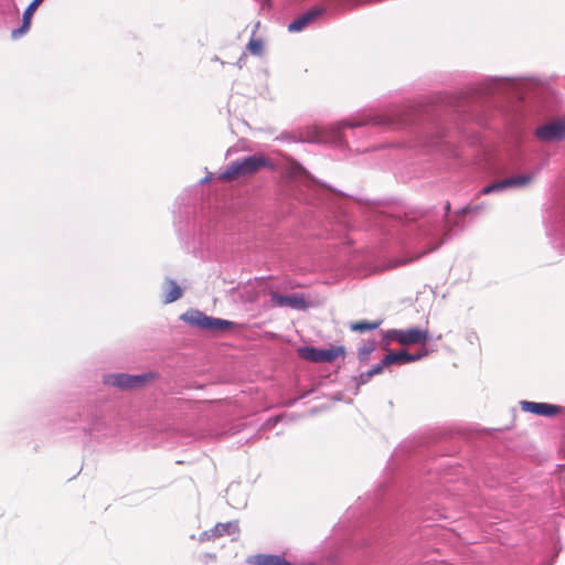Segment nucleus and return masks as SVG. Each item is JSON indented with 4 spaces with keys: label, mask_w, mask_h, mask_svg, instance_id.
<instances>
[{
    "label": "nucleus",
    "mask_w": 565,
    "mask_h": 565,
    "mask_svg": "<svg viewBox=\"0 0 565 565\" xmlns=\"http://www.w3.org/2000/svg\"><path fill=\"white\" fill-rule=\"evenodd\" d=\"M263 168L274 170L275 164L264 154H254L233 161L218 178L222 181L231 182L244 177L253 175Z\"/></svg>",
    "instance_id": "1"
},
{
    "label": "nucleus",
    "mask_w": 565,
    "mask_h": 565,
    "mask_svg": "<svg viewBox=\"0 0 565 565\" xmlns=\"http://www.w3.org/2000/svg\"><path fill=\"white\" fill-rule=\"evenodd\" d=\"M399 119L388 113H376L362 115L356 118L343 120L333 125L330 129L334 135H340L343 128H358L363 126H385L391 127L399 124Z\"/></svg>",
    "instance_id": "2"
},
{
    "label": "nucleus",
    "mask_w": 565,
    "mask_h": 565,
    "mask_svg": "<svg viewBox=\"0 0 565 565\" xmlns=\"http://www.w3.org/2000/svg\"><path fill=\"white\" fill-rule=\"evenodd\" d=\"M181 319L190 326L209 331H225L233 326L228 320L212 318L199 310H189L181 316Z\"/></svg>",
    "instance_id": "3"
},
{
    "label": "nucleus",
    "mask_w": 565,
    "mask_h": 565,
    "mask_svg": "<svg viewBox=\"0 0 565 565\" xmlns=\"http://www.w3.org/2000/svg\"><path fill=\"white\" fill-rule=\"evenodd\" d=\"M386 341H396L401 345L423 344L429 339V331L417 327L409 329H392L385 333Z\"/></svg>",
    "instance_id": "4"
},
{
    "label": "nucleus",
    "mask_w": 565,
    "mask_h": 565,
    "mask_svg": "<svg viewBox=\"0 0 565 565\" xmlns=\"http://www.w3.org/2000/svg\"><path fill=\"white\" fill-rule=\"evenodd\" d=\"M345 353L343 345H331L327 349H317L313 347H302L298 349V355L301 359L316 363H330L339 358H344Z\"/></svg>",
    "instance_id": "5"
},
{
    "label": "nucleus",
    "mask_w": 565,
    "mask_h": 565,
    "mask_svg": "<svg viewBox=\"0 0 565 565\" xmlns=\"http://www.w3.org/2000/svg\"><path fill=\"white\" fill-rule=\"evenodd\" d=\"M270 299L275 306L278 307H289L296 310H307L311 307V302L307 300V298L302 294H292L288 296H282L277 291L269 292Z\"/></svg>",
    "instance_id": "6"
},
{
    "label": "nucleus",
    "mask_w": 565,
    "mask_h": 565,
    "mask_svg": "<svg viewBox=\"0 0 565 565\" xmlns=\"http://www.w3.org/2000/svg\"><path fill=\"white\" fill-rule=\"evenodd\" d=\"M151 379L150 374L130 375V374H115L110 375L108 383L122 390H134L142 387Z\"/></svg>",
    "instance_id": "7"
},
{
    "label": "nucleus",
    "mask_w": 565,
    "mask_h": 565,
    "mask_svg": "<svg viewBox=\"0 0 565 565\" xmlns=\"http://www.w3.org/2000/svg\"><path fill=\"white\" fill-rule=\"evenodd\" d=\"M536 137L543 141H555L565 138V120H556L536 129Z\"/></svg>",
    "instance_id": "8"
},
{
    "label": "nucleus",
    "mask_w": 565,
    "mask_h": 565,
    "mask_svg": "<svg viewBox=\"0 0 565 565\" xmlns=\"http://www.w3.org/2000/svg\"><path fill=\"white\" fill-rule=\"evenodd\" d=\"M521 409L524 412H529L539 416L553 417L561 414L564 408L562 406L547 404V403H537V402H521Z\"/></svg>",
    "instance_id": "9"
},
{
    "label": "nucleus",
    "mask_w": 565,
    "mask_h": 565,
    "mask_svg": "<svg viewBox=\"0 0 565 565\" xmlns=\"http://www.w3.org/2000/svg\"><path fill=\"white\" fill-rule=\"evenodd\" d=\"M44 0H33L29 6L28 8L25 9V11L23 12V17H22V25L15 30L12 31L11 33V36L12 39H19L21 38L22 35H24L30 26H31V21H32V17L34 14V12L36 11V9L39 8V6L43 2Z\"/></svg>",
    "instance_id": "10"
},
{
    "label": "nucleus",
    "mask_w": 565,
    "mask_h": 565,
    "mask_svg": "<svg viewBox=\"0 0 565 565\" xmlns=\"http://www.w3.org/2000/svg\"><path fill=\"white\" fill-rule=\"evenodd\" d=\"M427 354V351H424L423 353L418 354H409L406 351H399V352H390L384 356V364H405L409 362L417 361L425 356Z\"/></svg>",
    "instance_id": "11"
},
{
    "label": "nucleus",
    "mask_w": 565,
    "mask_h": 565,
    "mask_svg": "<svg viewBox=\"0 0 565 565\" xmlns=\"http://www.w3.org/2000/svg\"><path fill=\"white\" fill-rule=\"evenodd\" d=\"M238 532L237 522L217 523L210 531H205L203 536L207 540H214L224 535H233Z\"/></svg>",
    "instance_id": "12"
},
{
    "label": "nucleus",
    "mask_w": 565,
    "mask_h": 565,
    "mask_svg": "<svg viewBox=\"0 0 565 565\" xmlns=\"http://www.w3.org/2000/svg\"><path fill=\"white\" fill-rule=\"evenodd\" d=\"M249 563L254 565H292L281 556L267 554L254 555Z\"/></svg>",
    "instance_id": "13"
},
{
    "label": "nucleus",
    "mask_w": 565,
    "mask_h": 565,
    "mask_svg": "<svg viewBox=\"0 0 565 565\" xmlns=\"http://www.w3.org/2000/svg\"><path fill=\"white\" fill-rule=\"evenodd\" d=\"M319 14V11H309L297 19H295L289 25V32H299L303 30L311 21H313Z\"/></svg>",
    "instance_id": "14"
},
{
    "label": "nucleus",
    "mask_w": 565,
    "mask_h": 565,
    "mask_svg": "<svg viewBox=\"0 0 565 565\" xmlns=\"http://www.w3.org/2000/svg\"><path fill=\"white\" fill-rule=\"evenodd\" d=\"M168 290L164 294L163 302L171 303L182 297V289L174 280L167 281Z\"/></svg>",
    "instance_id": "15"
},
{
    "label": "nucleus",
    "mask_w": 565,
    "mask_h": 565,
    "mask_svg": "<svg viewBox=\"0 0 565 565\" xmlns=\"http://www.w3.org/2000/svg\"><path fill=\"white\" fill-rule=\"evenodd\" d=\"M382 321H355L350 324V329L354 332H366L377 329Z\"/></svg>",
    "instance_id": "16"
},
{
    "label": "nucleus",
    "mask_w": 565,
    "mask_h": 565,
    "mask_svg": "<svg viewBox=\"0 0 565 565\" xmlns=\"http://www.w3.org/2000/svg\"><path fill=\"white\" fill-rule=\"evenodd\" d=\"M532 178L527 174H521L503 180L504 188H521L525 186L531 182Z\"/></svg>",
    "instance_id": "17"
},
{
    "label": "nucleus",
    "mask_w": 565,
    "mask_h": 565,
    "mask_svg": "<svg viewBox=\"0 0 565 565\" xmlns=\"http://www.w3.org/2000/svg\"><path fill=\"white\" fill-rule=\"evenodd\" d=\"M306 173L305 168L295 160L289 159L286 167V174L289 178H298Z\"/></svg>",
    "instance_id": "18"
},
{
    "label": "nucleus",
    "mask_w": 565,
    "mask_h": 565,
    "mask_svg": "<svg viewBox=\"0 0 565 565\" xmlns=\"http://www.w3.org/2000/svg\"><path fill=\"white\" fill-rule=\"evenodd\" d=\"M385 366H388V364H384V358L382 359V361L376 364L375 366H373L371 370L362 373L360 375V380L362 383H366L367 381H370L374 375H377V374H381L384 370Z\"/></svg>",
    "instance_id": "19"
},
{
    "label": "nucleus",
    "mask_w": 565,
    "mask_h": 565,
    "mask_svg": "<svg viewBox=\"0 0 565 565\" xmlns=\"http://www.w3.org/2000/svg\"><path fill=\"white\" fill-rule=\"evenodd\" d=\"M246 47L250 54L259 56L264 51V42L262 39H252Z\"/></svg>",
    "instance_id": "20"
},
{
    "label": "nucleus",
    "mask_w": 565,
    "mask_h": 565,
    "mask_svg": "<svg viewBox=\"0 0 565 565\" xmlns=\"http://www.w3.org/2000/svg\"><path fill=\"white\" fill-rule=\"evenodd\" d=\"M504 183H503V180L499 181V182H495V183H492V184H489L487 186H484L479 194H483V195H487V194H490L494 191H500V190H504Z\"/></svg>",
    "instance_id": "21"
},
{
    "label": "nucleus",
    "mask_w": 565,
    "mask_h": 565,
    "mask_svg": "<svg viewBox=\"0 0 565 565\" xmlns=\"http://www.w3.org/2000/svg\"><path fill=\"white\" fill-rule=\"evenodd\" d=\"M373 349H374V347H373V345H371V347H369V348H363V349H361V351H360V356H361V358H366V356H367V355L373 351Z\"/></svg>",
    "instance_id": "22"
},
{
    "label": "nucleus",
    "mask_w": 565,
    "mask_h": 565,
    "mask_svg": "<svg viewBox=\"0 0 565 565\" xmlns=\"http://www.w3.org/2000/svg\"><path fill=\"white\" fill-rule=\"evenodd\" d=\"M480 209H481V206H479V205H476V206H466V207L462 210V213L478 212Z\"/></svg>",
    "instance_id": "23"
},
{
    "label": "nucleus",
    "mask_w": 565,
    "mask_h": 565,
    "mask_svg": "<svg viewBox=\"0 0 565 565\" xmlns=\"http://www.w3.org/2000/svg\"><path fill=\"white\" fill-rule=\"evenodd\" d=\"M449 210H450V203L448 202V203L446 204V211L448 212Z\"/></svg>",
    "instance_id": "24"
}]
</instances>
